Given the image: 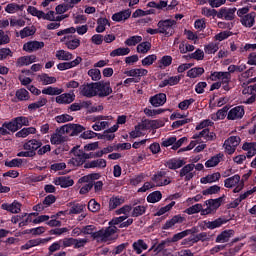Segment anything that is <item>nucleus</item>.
Instances as JSON below:
<instances>
[{
	"mask_svg": "<svg viewBox=\"0 0 256 256\" xmlns=\"http://www.w3.org/2000/svg\"><path fill=\"white\" fill-rule=\"evenodd\" d=\"M37 61V56L30 55V56H22L18 58L16 65L17 67H25L27 65H31V63H35Z\"/></svg>",
	"mask_w": 256,
	"mask_h": 256,
	"instance_id": "obj_37",
	"label": "nucleus"
},
{
	"mask_svg": "<svg viewBox=\"0 0 256 256\" xmlns=\"http://www.w3.org/2000/svg\"><path fill=\"white\" fill-rule=\"evenodd\" d=\"M61 43H64V45L67 47V49H70V51H75L80 45L81 40L77 38L75 35L67 34L64 37L60 39Z\"/></svg>",
	"mask_w": 256,
	"mask_h": 256,
	"instance_id": "obj_10",
	"label": "nucleus"
},
{
	"mask_svg": "<svg viewBox=\"0 0 256 256\" xmlns=\"http://www.w3.org/2000/svg\"><path fill=\"white\" fill-rule=\"evenodd\" d=\"M80 93L84 97H96L97 95V83L84 84L80 87Z\"/></svg>",
	"mask_w": 256,
	"mask_h": 256,
	"instance_id": "obj_15",
	"label": "nucleus"
},
{
	"mask_svg": "<svg viewBox=\"0 0 256 256\" xmlns=\"http://www.w3.org/2000/svg\"><path fill=\"white\" fill-rule=\"evenodd\" d=\"M175 20L167 19L160 20L157 24V27L160 29V33L162 35H166V37H171L175 33Z\"/></svg>",
	"mask_w": 256,
	"mask_h": 256,
	"instance_id": "obj_5",
	"label": "nucleus"
},
{
	"mask_svg": "<svg viewBox=\"0 0 256 256\" xmlns=\"http://www.w3.org/2000/svg\"><path fill=\"white\" fill-rule=\"evenodd\" d=\"M85 209V204H74L70 210H69V214L70 215H79V213H83Z\"/></svg>",
	"mask_w": 256,
	"mask_h": 256,
	"instance_id": "obj_59",
	"label": "nucleus"
},
{
	"mask_svg": "<svg viewBox=\"0 0 256 256\" xmlns=\"http://www.w3.org/2000/svg\"><path fill=\"white\" fill-rule=\"evenodd\" d=\"M109 24V20L106 18H99L97 21L96 33H103L105 32V27Z\"/></svg>",
	"mask_w": 256,
	"mask_h": 256,
	"instance_id": "obj_54",
	"label": "nucleus"
},
{
	"mask_svg": "<svg viewBox=\"0 0 256 256\" xmlns=\"http://www.w3.org/2000/svg\"><path fill=\"white\" fill-rule=\"evenodd\" d=\"M16 97L17 99H19V101H28L29 99V92L25 89H19L16 92Z\"/></svg>",
	"mask_w": 256,
	"mask_h": 256,
	"instance_id": "obj_64",
	"label": "nucleus"
},
{
	"mask_svg": "<svg viewBox=\"0 0 256 256\" xmlns=\"http://www.w3.org/2000/svg\"><path fill=\"white\" fill-rule=\"evenodd\" d=\"M227 111H229V108L225 106L222 109L218 110L216 114H212L211 119H213V121H219L227 116Z\"/></svg>",
	"mask_w": 256,
	"mask_h": 256,
	"instance_id": "obj_53",
	"label": "nucleus"
},
{
	"mask_svg": "<svg viewBox=\"0 0 256 256\" xmlns=\"http://www.w3.org/2000/svg\"><path fill=\"white\" fill-rule=\"evenodd\" d=\"M245 115V109L243 106H236L228 112L227 119L235 121V119H241Z\"/></svg>",
	"mask_w": 256,
	"mask_h": 256,
	"instance_id": "obj_27",
	"label": "nucleus"
},
{
	"mask_svg": "<svg viewBox=\"0 0 256 256\" xmlns=\"http://www.w3.org/2000/svg\"><path fill=\"white\" fill-rule=\"evenodd\" d=\"M1 209L13 214L21 213V203H19L18 201H14L11 204L4 203L1 205Z\"/></svg>",
	"mask_w": 256,
	"mask_h": 256,
	"instance_id": "obj_31",
	"label": "nucleus"
},
{
	"mask_svg": "<svg viewBox=\"0 0 256 256\" xmlns=\"http://www.w3.org/2000/svg\"><path fill=\"white\" fill-rule=\"evenodd\" d=\"M25 9V5H19L17 3H10L5 7L6 13L13 15L19 11H23Z\"/></svg>",
	"mask_w": 256,
	"mask_h": 256,
	"instance_id": "obj_45",
	"label": "nucleus"
},
{
	"mask_svg": "<svg viewBox=\"0 0 256 256\" xmlns=\"http://www.w3.org/2000/svg\"><path fill=\"white\" fill-rule=\"evenodd\" d=\"M75 101V95L70 93L60 94L56 97V103L59 105H69Z\"/></svg>",
	"mask_w": 256,
	"mask_h": 256,
	"instance_id": "obj_33",
	"label": "nucleus"
},
{
	"mask_svg": "<svg viewBox=\"0 0 256 256\" xmlns=\"http://www.w3.org/2000/svg\"><path fill=\"white\" fill-rule=\"evenodd\" d=\"M150 103L153 107H162L167 103V95L165 93H159L150 98Z\"/></svg>",
	"mask_w": 256,
	"mask_h": 256,
	"instance_id": "obj_29",
	"label": "nucleus"
},
{
	"mask_svg": "<svg viewBox=\"0 0 256 256\" xmlns=\"http://www.w3.org/2000/svg\"><path fill=\"white\" fill-rule=\"evenodd\" d=\"M183 165H185V160L177 158L170 159L165 163V167H167L168 169H172L174 171L176 169H181Z\"/></svg>",
	"mask_w": 256,
	"mask_h": 256,
	"instance_id": "obj_38",
	"label": "nucleus"
},
{
	"mask_svg": "<svg viewBox=\"0 0 256 256\" xmlns=\"http://www.w3.org/2000/svg\"><path fill=\"white\" fill-rule=\"evenodd\" d=\"M93 121H96V123L92 125V129L94 131H103V129H107L111 125L113 117L100 115L95 117Z\"/></svg>",
	"mask_w": 256,
	"mask_h": 256,
	"instance_id": "obj_8",
	"label": "nucleus"
},
{
	"mask_svg": "<svg viewBox=\"0 0 256 256\" xmlns=\"http://www.w3.org/2000/svg\"><path fill=\"white\" fill-rule=\"evenodd\" d=\"M88 75L92 79V81H100L101 70H99L97 68H92L88 71Z\"/></svg>",
	"mask_w": 256,
	"mask_h": 256,
	"instance_id": "obj_61",
	"label": "nucleus"
},
{
	"mask_svg": "<svg viewBox=\"0 0 256 256\" xmlns=\"http://www.w3.org/2000/svg\"><path fill=\"white\" fill-rule=\"evenodd\" d=\"M40 83L42 85H53V83H57V78L53 76H49L47 74H42L38 77Z\"/></svg>",
	"mask_w": 256,
	"mask_h": 256,
	"instance_id": "obj_50",
	"label": "nucleus"
},
{
	"mask_svg": "<svg viewBox=\"0 0 256 256\" xmlns=\"http://www.w3.org/2000/svg\"><path fill=\"white\" fill-rule=\"evenodd\" d=\"M221 179V174L219 172L207 175L206 177H202L200 179V183L203 185H207V183H215Z\"/></svg>",
	"mask_w": 256,
	"mask_h": 256,
	"instance_id": "obj_40",
	"label": "nucleus"
},
{
	"mask_svg": "<svg viewBox=\"0 0 256 256\" xmlns=\"http://www.w3.org/2000/svg\"><path fill=\"white\" fill-rule=\"evenodd\" d=\"M45 47V42L42 41H29L23 45V50L26 53H34V51H39Z\"/></svg>",
	"mask_w": 256,
	"mask_h": 256,
	"instance_id": "obj_18",
	"label": "nucleus"
},
{
	"mask_svg": "<svg viewBox=\"0 0 256 256\" xmlns=\"http://www.w3.org/2000/svg\"><path fill=\"white\" fill-rule=\"evenodd\" d=\"M83 61V58L77 56L75 60L71 62H62L57 65V69L59 71H67V69H73V67H77Z\"/></svg>",
	"mask_w": 256,
	"mask_h": 256,
	"instance_id": "obj_28",
	"label": "nucleus"
},
{
	"mask_svg": "<svg viewBox=\"0 0 256 256\" xmlns=\"http://www.w3.org/2000/svg\"><path fill=\"white\" fill-rule=\"evenodd\" d=\"M31 215L32 214H27V213H23V214H20V215H16V216H13L11 218V223H13L14 225H19V227H25L29 224V222H31Z\"/></svg>",
	"mask_w": 256,
	"mask_h": 256,
	"instance_id": "obj_17",
	"label": "nucleus"
},
{
	"mask_svg": "<svg viewBox=\"0 0 256 256\" xmlns=\"http://www.w3.org/2000/svg\"><path fill=\"white\" fill-rule=\"evenodd\" d=\"M210 81H221L224 91H229V83L231 82V74L229 72H211Z\"/></svg>",
	"mask_w": 256,
	"mask_h": 256,
	"instance_id": "obj_6",
	"label": "nucleus"
},
{
	"mask_svg": "<svg viewBox=\"0 0 256 256\" xmlns=\"http://www.w3.org/2000/svg\"><path fill=\"white\" fill-rule=\"evenodd\" d=\"M183 221H185V217L181 215H175L170 220H167L165 222V224L162 226V229H165V230L173 229L175 225L179 223H183Z\"/></svg>",
	"mask_w": 256,
	"mask_h": 256,
	"instance_id": "obj_30",
	"label": "nucleus"
},
{
	"mask_svg": "<svg viewBox=\"0 0 256 256\" xmlns=\"http://www.w3.org/2000/svg\"><path fill=\"white\" fill-rule=\"evenodd\" d=\"M205 203L207 207L202 210V215H209L211 213H215V210L221 207V203H223V197L209 199Z\"/></svg>",
	"mask_w": 256,
	"mask_h": 256,
	"instance_id": "obj_11",
	"label": "nucleus"
},
{
	"mask_svg": "<svg viewBox=\"0 0 256 256\" xmlns=\"http://www.w3.org/2000/svg\"><path fill=\"white\" fill-rule=\"evenodd\" d=\"M123 203H125V199H123V197H112L109 201V207L110 209H117V207H119V205H123Z\"/></svg>",
	"mask_w": 256,
	"mask_h": 256,
	"instance_id": "obj_52",
	"label": "nucleus"
},
{
	"mask_svg": "<svg viewBox=\"0 0 256 256\" xmlns=\"http://www.w3.org/2000/svg\"><path fill=\"white\" fill-rule=\"evenodd\" d=\"M55 57L59 61H71V59H73V54L66 50H57Z\"/></svg>",
	"mask_w": 256,
	"mask_h": 256,
	"instance_id": "obj_42",
	"label": "nucleus"
},
{
	"mask_svg": "<svg viewBox=\"0 0 256 256\" xmlns=\"http://www.w3.org/2000/svg\"><path fill=\"white\" fill-rule=\"evenodd\" d=\"M235 11H237L236 8H221L218 17L226 21H233V19H235Z\"/></svg>",
	"mask_w": 256,
	"mask_h": 256,
	"instance_id": "obj_25",
	"label": "nucleus"
},
{
	"mask_svg": "<svg viewBox=\"0 0 256 256\" xmlns=\"http://www.w3.org/2000/svg\"><path fill=\"white\" fill-rule=\"evenodd\" d=\"M255 12H251L249 14H246L244 17L240 19V23L243 25V27H253L255 25Z\"/></svg>",
	"mask_w": 256,
	"mask_h": 256,
	"instance_id": "obj_35",
	"label": "nucleus"
},
{
	"mask_svg": "<svg viewBox=\"0 0 256 256\" xmlns=\"http://www.w3.org/2000/svg\"><path fill=\"white\" fill-rule=\"evenodd\" d=\"M145 131H147L145 123H140L136 125L134 130L130 132V137L132 139H137V137H143V135H145Z\"/></svg>",
	"mask_w": 256,
	"mask_h": 256,
	"instance_id": "obj_36",
	"label": "nucleus"
},
{
	"mask_svg": "<svg viewBox=\"0 0 256 256\" xmlns=\"http://www.w3.org/2000/svg\"><path fill=\"white\" fill-rule=\"evenodd\" d=\"M207 55H215L219 51V43L212 42L204 46Z\"/></svg>",
	"mask_w": 256,
	"mask_h": 256,
	"instance_id": "obj_48",
	"label": "nucleus"
},
{
	"mask_svg": "<svg viewBox=\"0 0 256 256\" xmlns=\"http://www.w3.org/2000/svg\"><path fill=\"white\" fill-rule=\"evenodd\" d=\"M132 247L135 253H137V255H141L143 251H147V249H149V245H147V242L143 239L135 241L132 244Z\"/></svg>",
	"mask_w": 256,
	"mask_h": 256,
	"instance_id": "obj_34",
	"label": "nucleus"
},
{
	"mask_svg": "<svg viewBox=\"0 0 256 256\" xmlns=\"http://www.w3.org/2000/svg\"><path fill=\"white\" fill-rule=\"evenodd\" d=\"M167 172L159 171L152 177V181L156 184V187H165V185H169L171 183V179L166 177Z\"/></svg>",
	"mask_w": 256,
	"mask_h": 256,
	"instance_id": "obj_14",
	"label": "nucleus"
},
{
	"mask_svg": "<svg viewBox=\"0 0 256 256\" xmlns=\"http://www.w3.org/2000/svg\"><path fill=\"white\" fill-rule=\"evenodd\" d=\"M107 161L103 158L85 162L84 169H105Z\"/></svg>",
	"mask_w": 256,
	"mask_h": 256,
	"instance_id": "obj_23",
	"label": "nucleus"
},
{
	"mask_svg": "<svg viewBox=\"0 0 256 256\" xmlns=\"http://www.w3.org/2000/svg\"><path fill=\"white\" fill-rule=\"evenodd\" d=\"M131 17V9H125L112 15V21L115 23H125Z\"/></svg>",
	"mask_w": 256,
	"mask_h": 256,
	"instance_id": "obj_22",
	"label": "nucleus"
},
{
	"mask_svg": "<svg viewBox=\"0 0 256 256\" xmlns=\"http://www.w3.org/2000/svg\"><path fill=\"white\" fill-rule=\"evenodd\" d=\"M235 235L233 230H225L216 237V243H227Z\"/></svg>",
	"mask_w": 256,
	"mask_h": 256,
	"instance_id": "obj_39",
	"label": "nucleus"
},
{
	"mask_svg": "<svg viewBox=\"0 0 256 256\" xmlns=\"http://www.w3.org/2000/svg\"><path fill=\"white\" fill-rule=\"evenodd\" d=\"M221 159H223V154L219 153L213 157H211L209 160L205 162V167L211 168V167H217L218 163H221Z\"/></svg>",
	"mask_w": 256,
	"mask_h": 256,
	"instance_id": "obj_46",
	"label": "nucleus"
},
{
	"mask_svg": "<svg viewBox=\"0 0 256 256\" xmlns=\"http://www.w3.org/2000/svg\"><path fill=\"white\" fill-rule=\"evenodd\" d=\"M145 211H147V207L144 205H138L133 208L132 217H140V215H145Z\"/></svg>",
	"mask_w": 256,
	"mask_h": 256,
	"instance_id": "obj_62",
	"label": "nucleus"
},
{
	"mask_svg": "<svg viewBox=\"0 0 256 256\" xmlns=\"http://www.w3.org/2000/svg\"><path fill=\"white\" fill-rule=\"evenodd\" d=\"M224 187L227 189H233V193H240V191H243L245 183L241 180V176L235 174L234 176L224 180Z\"/></svg>",
	"mask_w": 256,
	"mask_h": 256,
	"instance_id": "obj_4",
	"label": "nucleus"
},
{
	"mask_svg": "<svg viewBox=\"0 0 256 256\" xmlns=\"http://www.w3.org/2000/svg\"><path fill=\"white\" fill-rule=\"evenodd\" d=\"M147 73H149V71L145 68H134L126 71L125 75H127V77H132V79H138V81H141V77H145Z\"/></svg>",
	"mask_w": 256,
	"mask_h": 256,
	"instance_id": "obj_24",
	"label": "nucleus"
},
{
	"mask_svg": "<svg viewBox=\"0 0 256 256\" xmlns=\"http://www.w3.org/2000/svg\"><path fill=\"white\" fill-rule=\"evenodd\" d=\"M243 151H247V157H254L256 155V143L246 142L242 146Z\"/></svg>",
	"mask_w": 256,
	"mask_h": 256,
	"instance_id": "obj_44",
	"label": "nucleus"
},
{
	"mask_svg": "<svg viewBox=\"0 0 256 256\" xmlns=\"http://www.w3.org/2000/svg\"><path fill=\"white\" fill-rule=\"evenodd\" d=\"M53 183L54 185L62 187V189H67V187H73V185H75V181H73L69 176L56 177L53 180Z\"/></svg>",
	"mask_w": 256,
	"mask_h": 256,
	"instance_id": "obj_20",
	"label": "nucleus"
},
{
	"mask_svg": "<svg viewBox=\"0 0 256 256\" xmlns=\"http://www.w3.org/2000/svg\"><path fill=\"white\" fill-rule=\"evenodd\" d=\"M37 133V129L35 127L23 128L16 133V137L25 139V137H29V135H35Z\"/></svg>",
	"mask_w": 256,
	"mask_h": 256,
	"instance_id": "obj_43",
	"label": "nucleus"
},
{
	"mask_svg": "<svg viewBox=\"0 0 256 256\" xmlns=\"http://www.w3.org/2000/svg\"><path fill=\"white\" fill-rule=\"evenodd\" d=\"M41 145V141L32 139L23 145L24 150L20 151L17 157H35V151H37Z\"/></svg>",
	"mask_w": 256,
	"mask_h": 256,
	"instance_id": "obj_1",
	"label": "nucleus"
},
{
	"mask_svg": "<svg viewBox=\"0 0 256 256\" xmlns=\"http://www.w3.org/2000/svg\"><path fill=\"white\" fill-rule=\"evenodd\" d=\"M67 134V132H62L61 128L57 129L54 134L51 135L50 142L52 145H61V143H65L67 141V137L63 136Z\"/></svg>",
	"mask_w": 256,
	"mask_h": 256,
	"instance_id": "obj_26",
	"label": "nucleus"
},
{
	"mask_svg": "<svg viewBox=\"0 0 256 256\" xmlns=\"http://www.w3.org/2000/svg\"><path fill=\"white\" fill-rule=\"evenodd\" d=\"M253 85H250L246 88L243 89L242 93L244 95V103L246 105H251L252 103H255L256 99V94L255 91L253 90Z\"/></svg>",
	"mask_w": 256,
	"mask_h": 256,
	"instance_id": "obj_21",
	"label": "nucleus"
},
{
	"mask_svg": "<svg viewBox=\"0 0 256 256\" xmlns=\"http://www.w3.org/2000/svg\"><path fill=\"white\" fill-rule=\"evenodd\" d=\"M241 144V138L239 136H230L224 141L223 147L227 155H233L237 151V147Z\"/></svg>",
	"mask_w": 256,
	"mask_h": 256,
	"instance_id": "obj_7",
	"label": "nucleus"
},
{
	"mask_svg": "<svg viewBox=\"0 0 256 256\" xmlns=\"http://www.w3.org/2000/svg\"><path fill=\"white\" fill-rule=\"evenodd\" d=\"M74 157H72L69 160V163L73 165L74 167H80V165H83L85 163V158L83 156V150L74 148L73 149Z\"/></svg>",
	"mask_w": 256,
	"mask_h": 256,
	"instance_id": "obj_19",
	"label": "nucleus"
},
{
	"mask_svg": "<svg viewBox=\"0 0 256 256\" xmlns=\"http://www.w3.org/2000/svg\"><path fill=\"white\" fill-rule=\"evenodd\" d=\"M117 237V227L116 226H109L106 229H102L100 231L95 232L94 239L97 241H113Z\"/></svg>",
	"mask_w": 256,
	"mask_h": 256,
	"instance_id": "obj_2",
	"label": "nucleus"
},
{
	"mask_svg": "<svg viewBox=\"0 0 256 256\" xmlns=\"http://www.w3.org/2000/svg\"><path fill=\"white\" fill-rule=\"evenodd\" d=\"M200 211H201V215H203V205L195 204V205L187 208L185 210V213H187V215H195V213H200Z\"/></svg>",
	"mask_w": 256,
	"mask_h": 256,
	"instance_id": "obj_57",
	"label": "nucleus"
},
{
	"mask_svg": "<svg viewBox=\"0 0 256 256\" xmlns=\"http://www.w3.org/2000/svg\"><path fill=\"white\" fill-rule=\"evenodd\" d=\"M62 133H66V135H71L72 137L75 135H79V133H83L85 128L79 124H66L61 127Z\"/></svg>",
	"mask_w": 256,
	"mask_h": 256,
	"instance_id": "obj_12",
	"label": "nucleus"
},
{
	"mask_svg": "<svg viewBox=\"0 0 256 256\" xmlns=\"http://www.w3.org/2000/svg\"><path fill=\"white\" fill-rule=\"evenodd\" d=\"M249 77H251V71L249 70L241 74L240 82L242 83L243 87H245V85H249V83H253V79H249Z\"/></svg>",
	"mask_w": 256,
	"mask_h": 256,
	"instance_id": "obj_60",
	"label": "nucleus"
},
{
	"mask_svg": "<svg viewBox=\"0 0 256 256\" xmlns=\"http://www.w3.org/2000/svg\"><path fill=\"white\" fill-rule=\"evenodd\" d=\"M141 41H143V37L136 35V36L129 37L128 39L125 40L124 43L128 47H135V45L141 43Z\"/></svg>",
	"mask_w": 256,
	"mask_h": 256,
	"instance_id": "obj_56",
	"label": "nucleus"
},
{
	"mask_svg": "<svg viewBox=\"0 0 256 256\" xmlns=\"http://www.w3.org/2000/svg\"><path fill=\"white\" fill-rule=\"evenodd\" d=\"M129 53H131V49L122 47V48L113 50L110 53V57H123L125 55H129Z\"/></svg>",
	"mask_w": 256,
	"mask_h": 256,
	"instance_id": "obj_51",
	"label": "nucleus"
},
{
	"mask_svg": "<svg viewBox=\"0 0 256 256\" xmlns=\"http://www.w3.org/2000/svg\"><path fill=\"white\" fill-rule=\"evenodd\" d=\"M204 73L205 69L203 67H195L187 72V76L191 79H196V77H201Z\"/></svg>",
	"mask_w": 256,
	"mask_h": 256,
	"instance_id": "obj_49",
	"label": "nucleus"
},
{
	"mask_svg": "<svg viewBox=\"0 0 256 256\" xmlns=\"http://www.w3.org/2000/svg\"><path fill=\"white\" fill-rule=\"evenodd\" d=\"M111 93H113L111 82L100 81L96 83V95H98V97H109Z\"/></svg>",
	"mask_w": 256,
	"mask_h": 256,
	"instance_id": "obj_9",
	"label": "nucleus"
},
{
	"mask_svg": "<svg viewBox=\"0 0 256 256\" xmlns=\"http://www.w3.org/2000/svg\"><path fill=\"white\" fill-rule=\"evenodd\" d=\"M151 50V43L142 42L137 46V53L145 54Z\"/></svg>",
	"mask_w": 256,
	"mask_h": 256,
	"instance_id": "obj_63",
	"label": "nucleus"
},
{
	"mask_svg": "<svg viewBox=\"0 0 256 256\" xmlns=\"http://www.w3.org/2000/svg\"><path fill=\"white\" fill-rule=\"evenodd\" d=\"M101 178V174L99 173H93V174H88L86 176L81 177L78 180V183H87L84 186L81 187L80 189V195H87L93 189V182L97 181V179Z\"/></svg>",
	"mask_w": 256,
	"mask_h": 256,
	"instance_id": "obj_3",
	"label": "nucleus"
},
{
	"mask_svg": "<svg viewBox=\"0 0 256 256\" xmlns=\"http://www.w3.org/2000/svg\"><path fill=\"white\" fill-rule=\"evenodd\" d=\"M43 95H61L63 93L62 89L55 88V87H47L42 90Z\"/></svg>",
	"mask_w": 256,
	"mask_h": 256,
	"instance_id": "obj_58",
	"label": "nucleus"
},
{
	"mask_svg": "<svg viewBox=\"0 0 256 256\" xmlns=\"http://www.w3.org/2000/svg\"><path fill=\"white\" fill-rule=\"evenodd\" d=\"M43 243L41 239H32L28 240L24 245L20 247L21 251H29V249H33V247H39Z\"/></svg>",
	"mask_w": 256,
	"mask_h": 256,
	"instance_id": "obj_41",
	"label": "nucleus"
},
{
	"mask_svg": "<svg viewBox=\"0 0 256 256\" xmlns=\"http://www.w3.org/2000/svg\"><path fill=\"white\" fill-rule=\"evenodd\" d=\"M204 225L207 229H217L222 225H225V220L218 218L214 221H204Z\"/></svg>",
	"mask_w": 256,
	"mask_h": 256,
	"instance_id": "obj_47",
	"label": "nucleus"
},
{
	"mask_svg": "<svg viewBox=\"0 0 256 256\" xmlns=\"http://www.w3.org/2000/svg\"><path fill=\"white\" fill-rule=\"evenodd\" d=\"M193 233H195V228L184 230L180 233L174 234L173 237H171V238H167L168 243H170V244L177 243V241H181V239H185V237H187L188 235H191Z\"/></svg>",
	"mask_w": 256,
	"mask_h": 256,
	"instance_id": "obj_32",
	"label": "nucleus"
},
{
	"mask_svg": "<svg viewBox=\"0 0 256 256\" xmlns=\"http://www.w3.org/2000/svg\"><path fill=\"white\" fill-rule=\"evenodd\" d=\"M162 197H163V195L161 194V192L155 191V192L150 193L147 196V201H148V203H159V201H161Z\"/></svg>",
	"mask_w": 256,
	"mask_h": 256,
	"instance_id": "obj_55",
	"label": "nucleus"
},
{
	"mask_svg": "<svg viewBox=\"0 0 256 256\" xmlns=\"http://www.w3.org/2000/svg\"><path fill=\"white\" fill-rule=\"evenodd\" d=\"M192 139H198V141H201V139H204L205 141H215L217 139V134L205 128L199 133L194 134Z\"/></svg>",
	"mask_w": 256,
	"mask_h": 256,
	"instance_id": "obj_16",
	"label": "nucleus"
},
{
	"mask_svg": "<svg viewBox=\"0 0 256 256\" xmlns=\"http://www.w3.org/2000/svg\"><path fill=\"white\" fill-rule=\"evenodd\" d=\"M179 175L184 181H191L195 177V164L191 163L182 167Z\"/></svg>",
	"mask_w": 256,
	"mask_h": 256,
	"instance_id": "obj_13",
	"label": "nucleus"
}]
</instances>
